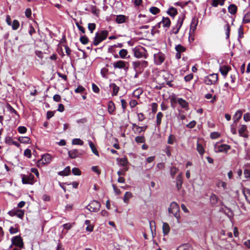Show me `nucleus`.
I'll return each mask as SVG.
<instances>
[{"instance_id":"f257e3e1","label":"nucleus","mask_w":250,"mask_h":250,"mask_svg":"<svg viewBox=\"0 0 250 250\" xmlns=\"http://www.w3.org/2000/svg\"><path fill=\"white\" fill-rule=\"evenodd\" d=\"M108 35L107 30H102L100 32H97L93 41V44L97 46L100 42L105 40Z\"/></svg>"},{"instance_id":"f03ea898","label":"nucleus","mask_w":250,"mask_h":250,"mask_svg":"<svg viewBox=\"0 0 250 250\" xmlns=\"http://www.w3.org/2000/svg\"><path fill=\"white\" fill-rule=\"evenodd\" d=\"M132 65L136 72L141 73L147 66L148 62L146 61H135L133 62Z\"/></svg>"},{"instance_id":"7ed1b4c3","label":"nucleus","mask_w":250,"mask_h":250,"mask_svg":"<svg viewBox=\"0 0 250 250\" xmlns=\"http://www.w3.org/2000/svg\"><path fill=\"white\" fill-rule=\"evenodd\" d=\"M134 56L137 58H145L147 57V54L145 48L142 46L135 47L133 49Z\"/></svg>"},{"instance_id":"20e7f679","label":"nucleus","mask_w":250,"mask_h":250,"mask_svg":"<svg viewBox=\"0 0 250 250\" xmlns=\"http://www.w3.org/2000/svg\"><path fill=\"white\" fill-rule=\"evenodd\" d=\"M180 208L178 205L175 202H172L168 208L169 213L172 214L177 219L180 218Z\"/></svg>"},{"instance_id":"39448f33","label":"nucleus","mask_w":250,"mask_h":250,"mask_svg":"<svg viewBox=\"0 0 250 250\" xmlns=\"http://www.w3.org/2000/svg\"><path fill=\"white\" fill-rule=\"evenodd\" d=\"M112 65L114 69H124L125 72H127L129 68V63L122 60L115 62Z\"/></svg>"},{"instance_id":"423d86ee","label":"nucleus","mask_w":250,"mask_h":250,"mask_svg":"<svg viewBox=\"0 0 250 250\" xmlns=\"http://www.w3.org/2000/svg\"><path fill=\"white\" fill-rule=\"evenodd\" d=\"M185 16L184 15H181L179 16L178 19L177 21V23L175 26L173 27L171 30L172 33L177 34L179 32V31L181 27L184 20L185 19Z\"/></svg>"},{"instance_id":"0eeeda50","label":"nucleus","mask_w":250,"mask_h":250,"mask_svg":"<svg viewBox=\"0 0 250 250\" xmlns=\"http://www.w3.org/2000/svg\"><path fill=\"white\" fill-rule=\"evenodd\" d=\"M219 143H216L214 145V151L216 153L225 152L227 153L228 151L230 149V146L226 144L219 145Z\"/></svg>"},{"instance_id":"6e6552de","label":"nucleus","mask_w":250,"mask_h":250,"mask_svg":"<svg viewBox=\"0 0 250 250\" xmlns=\"http://www.w3.org/2000/svg\"><path fill=\"white\" fill-rule=\"evenodd\" d=\"M100 207V203L96 200H93L87 206L86 208L91 212H97L99 210Z\"/></svg>"},{"instance_id":"1a4fd4ad","label":"nucleus","mask_w":250,"mask_h":250,"mask_svg":"<svg viewBox=\"0 0 250 250\" xmlns=\"http://www.w3.org/2000/svg\"><path fill=\"white\" fill-rule=\"evenodd\" d=\"M218 81V75L212 74L206 77L204 82L208 85L214 84Z\"/></svg>"},{"instance_id":"9d476101","label":"nucleus","mask_w":250,"mask_h":250,"mask_svg":"<svg viewBox=\"0 0 250 250\" xmlns=\"http://www.w3.org/2000/svg\"><path fill=\"white\" fill-rule=\"evenodd\" d=\"M21 181L23 184L33 185L35 182L34 176L31 173L28 175H22Z\"/></svg>"},{"instance_id":"9b49d317","label":"nucleus","mask_w":250,"mask_h":250,"mask_svg":"<svg viewBox=\"0 0 250 250\" xmlns=\"http://www.w3.org/2000/svg\"><path fill=\"white\" fill-rule=\"evenodd\" d=\"M165 55L161 52L154 54V61L156 65L161 64L165 60Z\"/></svg>"},{"instance_id":"f8f14e48","label":"nucleus","mask_w":250,"mask_h":250,"mask_svg":"<svg viewBox=\"0 0 250 250\" xmlns=\"http://www.w3.org/2000/svg\"><path fill=\"white\" fill-rule=\"evenodd\" d=\"M12 244L21 249L23 248L24 244L22 238L20 236H16L11 239Z\"/></svg>"},{"instance_id":"ddd939ff","label":"nucleus","mask_w":250,"mask_h":250,"mask_svg":"<svg viewBox=\"0 0 250 250\" xmlns=\"http://www.w3.org/2000/svg\"><path fill=\"white\" fill-rule=\"evenodd\" d=\"M163 77L166 81L167 84L169 87H173V84L171 83L174 79L173 76L167 72H165L163 74Z\"/></svg>"},{"instance_id":"4468645a","label":"nucleus","mask_w":250,"mask_h":250,"mask_svg":"<svg viewBox=\"0 0 250 250\" xmlns=\"http://www.w3.org/2000/svg\"><path fill=\"white\" fill-rule=\"evenodd\" d=\"M8 214L11 216H16L22 219L24 214V211L21 209L12 210L9 211L8 212Z\"/></svg>"},{"instance_id":"2eb2a0df","label":"nucleus","mask_w":250,"mask_h":250,"mask_svg":"<svg viewBox=\"0 0 250 250\" xmlns=\"http://www.w3.org/2000/svg\"><path fill=\"white\" fill-rule=\"evenodd\" d=\"M247 126L245 125H241L239 129H238V133L240 136L248 138L249 137V135L247 133Z\"/></svg>"},{"instance_id":"dca6fc26","label":"nucleus","mask_w":250,"mask_h":250,"mask_svg":"<svg viewBox=\"0 0 250 250\" xmlns=\"http://www.w3.org/2000/svg\"><path fill=\"white\" fill-rule=\"evenodd\" d=\"M68 155L71 159H75L82 155V152L77 149H72L68 151Z\"/></svg>"},{"instance_id":"f3484780","label":"nucleus","mask_w":250,"mask_h":250,"mask_svg":"<svg viewBox=\"0 0 250 250\" xmlns=\"http://www.w3.org/2000/svg\"><path fill=\"white\" fill-rule=\"evenodd\" d=\"M52 156L50 154L46 153L42 156L41 161L43 164H47L50 163L52 161Z\"/></svg>"},{"instance_id":"a211bd4d","label":"nucleus","mask_w":250,"mask_h":250,"mask_svg":"<svg viewBox=\"0 0 250 250\" xmlns=\"http://www.w3.org/2000/svg\"><path fill=\"white\" fill-rule=\"evenodd\" d=\"M170 20L168 18L163 17L162 20L158 23L159 27L161 24H163L164 27L169 28L170 25Z\"/></svg>"},{"instance_id":"6ab92c4d","label":"nucleus","mask_w":250,"mask_h":250,"mask_svg":"<svg viewBox=\"0 0 250 250\" xmlns=\"http://www.w3.org/2000/svg\"><path fill=\"white\" fill-rule=\"evenodd\" d=\"M109 87L112 91V96L117 95L120 89L119 87L115 83H111L109 85Z\"/></svg>"},{"instance_id":"aec40b11","label":"nucleus","mask_w":250,"mask_h":250,"mask_svg":"<svg viewBox=\"0 0 250 250\" xmlns=\"http://www.w3.org/2000/svg\"><path fill=\"white\" fill-rule=\"evenodd\" d=\"M198 22V19L195 17H193L190 23V31L192 30V32L194 31V30L196 29Z\"/></svg>"},{"instance_id":"412c9836","label":"nucleus","mask_w":250,"mask_h":250,"mask_svg":"<svg viewBox=\"0 0 250 250\" xmlns=\"http://www.w3.org/2000/svg\"><path fill=\"white\" fill-rule=\"evenodd\" d=\"M243 193L245 197L246 201L250 204V189L244 188L243 189Z\"/></svg>"},{"instance_id":"4be33fe9","label":"nucleus","mask_w":250,"mask_h":250,"mask_svg":"<svg viewBox=\"0 0 250 250\" xmlns=\"http://www.w3.org/2000/svg\"><path fill=\"white\" fill-rule=\"evenodd\" d=\"M182 184V173H180L176 178V187L178 190L181 188Z\"/></svg>"},{"instance_id":"5701e85b","label":"nucleus","mask_w":250,"mask_h":250,"mask_svg":"<svg viewBox=\"0 0 250 250\" xmlns=\"http://www.w3.org/2000/svg\"><path fill=\"white\" fill-rule=\"evenodd\" d=\"M228 11L231 15H234L237 11V7L234 4H231L228 7Z\"/></svg>"},{"instance_id":"b1692460","label":"nucleus","mask_w":250,"mask_h":250,"mask_svg":"<svg viewBox=\"0 0 250 250\" xmlns=\"http://www.w3.org/2000/svg\"><path fill=\"white\" fill-rule=\"evenodd\" d=\"M108 112L110 114H113L115 109V106L114 103L110 101L108 104Z\"/></svg>"},{"instance_id":"393cba45","label":"nucleus","mask_w":250,"mask_h":250,"mask_svg":"<svg viewBox=\"0 0 250 250\" xmlns=\"http://www.w3.org/2000/svg\"><path fill=\"white\" fill-rule=\"evenodd\" d=\"M225 1L226 0H212L211 5L214 7H217L218 5L223 6Z\"/></svg>"},{"instance_id":"a878e982","label":"nucleus","mask_w":250,"mask_h":250,"mask_svg":"<svg viewBox=\"0 0 250 250\" xmlns=\"http://www.w3.org/2000/svg\"><path fill=\"white\" fill-rule=\"evenodd\" d=\"M70 173V168L69 166L66 167L62 171H60L58 172V174L62 176H67Z\"/></svg>"},{"instance_id":"bb28decb","label":"nucleus","mask_w":250,"mask_h":250,"mask_svg":"<svg viewBox=\"0 0 250 250\" xmlns=\"http://www.w3.org/2000/svg\"><path fill=\"white\" fill-rule=\"evenodd\" d=\"M126 17L125 15H117L116 18V21L118 23H122L125 22Z\"/></svg>"},{"instance_id":"cd10ccee","label":"nucleus","mask_w":250,"mask_h":250,"mask_svg":"<svg viewBox=\"0 0 250 250\" xmlns=\"http://www.w3.org/2000/svg\"><path fill=\"white\" fill-rule=\"evenodd\" d=\"M242 115V112L240 110L237 111L234 115L233 116V119L234 122H237L241 118Z\"/></svg>"},{"instance_id":"c85d7f7f","label":"nucleus","mask_w":250,"mask_h":250,"mask_svg":"<svg viewBox=\"0 0 250 250\" xmlns=\"http://www.w3.org/2000/svg\"><path fill=\"white\" fill-rule=\"evenodd\" d=\"M229 71V67L226 66H223L220 67V71L221 74L224 77H226Z\"/></svg>"},{"instance_id":"c756f323","label":"nucleus","mask_w":250,"mask_h":250,"mask_svg":"<svg viewBox=\"0 0 250 250\" xmlns=\"http://www.w3.org/2000/svg\"><path fill=\"white\" fill-rule=\"evenodd\" d=\"M132 197V194L130 192L127 191L125 193L124 196V202L127 204L129 202V199Z\"/></svg>"},{"instance_id":"7c9ffc66","label":"nucleus","mask_w":250,"mask_h":250,"mask_svg":"<svg viewBox=\"0 0 250 250\" xmlns=\"http://www.w3.org/2000/svg\"><path fill=\"white\" fill-rule=\"evenodd\" d=\"M88 144H89V146L91 148L93 153L94 154H95L96 155L99 156V152H98V150H97L96 147L95 146L94 144L92 143V142L91 141H89Z\"/></svg>"},{"instance_id":"2f4dec72","label":"nucleus","mask_w":250,"mask_h":250,"mask_svg":"<svg viewBox=\"0 0 250 250\" xmlns=\"http://www.w3.org/2000/svg\"><path fill=\"white\" fill-rule=\"evenodd\" d=\"M170 230V228L167 223H163V232L165 235H167Z\"/></svg>"},{"instance_id":"473e14b6","label":"nucleus","mask_w":250,"mask_h":250,"mask_svg":"<svg viewBox=\"0 0 250 250\" xmlns=\"http://www.w3.org/2000/svg\"><path fill=\"white\" fill-rule=\"evenodd\" d=\"M132 130L135 134H140L142 132V130L140 128V126H138L135 123L132 124Z\"/></svg>"},{"instance_id":"72a5a7b5","label":"nucleus","mask_w":250,"mask_h":250,"mask_svg":"<svg viewBox=\"0 0 250 250\" xmlns=\"http://www.w3.org/2000/svg\"><path fill=\"white\" fill-rule=\"evenodd\" d=\"M117 161L119 164L122 166H125V165H127L128 164L127 159L125 157L117 159Z\"/></svg>"},{"instance_id":"f704fd0d","label":"nucleus","mask_w":250,"mask_h":250,"mask_svg":"<svg viewBox=\"0 0 250 250\" xmlns=\"http://www.w3.org/2000/svg\"><path fill=\"white\" fill-rule=\"evenodd\" d=\"M19 141L23 144H29L30 143V139L28 137H20Z\"/></svg>"},{"instance_id":"c9c22d12","label":"nucleus","mask_w":250,"mask_h":250,"mask_svg":"<svg viewBox=\"0 0 250 250\" xmlns=\"http://www.w3.org/2000/svg\"><path fill=\"white\" fill-rule=\"evenodd\" d=\"M216 185L218 188L222 187L224 190L227 189V184L225 182L219 180Z\"/></svg>"},{"instance_id":"e433bc0d","label":"nucleus","mask_w":250,"mask_h":250,"mask_svg":"<svg viewBox=\"0 0 250 250\" xmlns=\"http://www.w3.org/2000/svg\"><path fill=\"white\" fill-rule=\"evenodd\" d=\"M85 224L87 226L86 230L88 231L91 232L93 230L94 226L90 224V221L88 220L85 221Z\"/></svg>"},{"instance_id":"4c0bfd02","label":"nucleus","mask_w":250,"mask_h":250,"mask_svg":"<svg viewBox=\"0 0 250 250\" xmlns=\"http://www.w3.org/2000/svg\"><path fill=\"white\" fill-rule=\"evenodd\" d=\"M167 14L171 17H174L177 14V11L176 9L174 7H171L169 8L167 12Z\"/></svg>"},{"instance_id":"58836bf2","label":"nucleus","mask_w":250,"mask_h":250,"mask_svg":"<svg viewBox=\"0 0 250 250\" xmlns=\"http://www.w3.org/2000/svg\"><path fill=\"white\" fill-rule=\"evenodd\" d=\"M178 103L181 105L183 108H187L188 106V103L185 100L179 98L178 99Z\"/></svg>"},{"instance_id":"ea45409f","label":"nucleus","mask_w":250,"mask_h":250,"mask_svg":"<svg viewBox=\"0 0 250 250\" xmlns=\"http://www.w3.org/2000/svg\"><path fill=\"white\" fill-rule=\"evenodd\" d=\"M128 54V52L127 50L125 49H121L119 52V54L121 58L122 59H125L126 58V56Z\"/></svg>"},{"instance_id":"a19ab883","label":"nucleus","mask_w":250,"mask_h":250,"mask_svg":"<svg viewBox=\"0 0 250 250\" xmlns=\"http://www.w3.org/2000/svg\"><path fill=\"white\" fill-rule=\"evenodd\" d=\"M177 250H191V248L188 244H185L180 246Z\"/></svg>"},{"instance_id":"79ce46f5","label":"nucleus","mask_w":250,"mask_h":250,"mask_svg":"<svg viewBox=\"0 0 250 250\" xmlns=\"http://www.w3.org/2000/svg\"><path fill=\"white\" fill-rule=\"evenodd\" d=\"M163 117V114L161 112L157 113L156 116V123L158 125H159L161 123V120Z\"/></svg>"},{"instance_id":"37998d69","label":"nucleus","mask_w":250,"mask_h":250,"mask_svg":"<svg viewBox=\"0 0 250 250\" xmlns=\"http://www.w3.org/2000/svg\"><path fill=\"white\" fill-rule=\"evenodd\" d=\"M197 150L198 151V152H199V153L202 155L204 152H205V151H204V148L203 146L200 144H199L198 143H197Z\"/></svg>"},{"instance_id":"c03bdc74","label":"nucleus","mask_w":250,"mask_h":250,"mask_svg":"<svg viewBox=\"0 0 250 250\" xmlns=\"http://www.w3.org/2000/svg\"><path fill=\"white\" fill-rule=\"evenodd\" d=\"M175 50L177 52H184L186 51V48L181 44H178L175 46Z\"/></svg>"},{"instance_id":"a18cd8bd","label":"nucleus","mask_w":250,"mask_h":250,"mask_svg":"<svg viewBox=\"0 0 250 250\" xmlns=\"http://www.w3.org/2000/svg\"><path fill=\"white\" fill-rule=\"evenodd\" d=\"M80 41L82 44H86L89 42V39L86 36L83 35L80 37Z\"/></svg>"},{"instance_id":"49530a36","label":"nucleus","mask_w":250,"mask_h":250,"mask_svg":"<svg viewBox=\"0 0 250 250\" xmlns=\"http://www.w3.org/2000/svg\"><path fill=\"white\" fill-rule=\"evenodd\" d=\"M72 143L73 145H78L82 146L83 144V142L80 139L76 138V139H74L72 140Z\"/></svg>"},{"instance_id":"de8ad7c7","label":"nucleus","mask_w":250,"mask_h":250,"mask_svg":"<svg viewBox=\"0 0 250 250\" xmlns=\"http://www.w3.org/2000/svg\"><path fill=\"white\" fill-rule=\"evenodd\" d=\"M210 200L212 204H215L218 202V198L215 194H212L210 196Z\"/></svg>"},{"instance_id":"09e8293b","label":"nucleus","mask_w":250,"mask_h":250,"mask_svg":"<svg viewBox=\"0 0 250 250\" xmlns=\"http://www.w3.org/2000/svg\"><path fill=\"white\" fill-rule=\"evenodd\" d=\"M176 140V138L174 135L170 134L168 138L167 143L169 145H172Z\"/></svg>"},{"instance_id":"8fccbe9b","label":"nucleus","mask_w":250,"mask_h":250,"mask_svg":"<svg viewBox=\"0 0 250 250\" xmlns=\"http://www.w3.org/2000/svg\"><path fill=\"white\" fill-rule=\"evenodd\" d=\"M149 11L152 14L156 15L157 14H158V13H159L160 12V9L158 8H157L156 7L153 6V7H151L149 9Z\"/></svg>"},{"instance_id":"3c124183","label":"nucleus","mask_w":250,"mask_h":250,"mask_svg":"<svg viewBox=\"0 0 250 250\" xmlns=\"http://www.w3.org/2000/svg\"><path fill=\"white\" fill-rule=\"evenodd\" d=\"M135 140L137 143H143L145 142V138L144 136H137Z\"/></svg>"},{"instance_id":"603ef678","label":"nucleus","mask_w":250,"mask_h":250,"mask_svg":"<svg viewBox=\"0 0 250 250\" xmlns=\"http://www.w3.org/2000/svg\"><path fill=\"white\" fill-rule=\"evenodd\" d=\"M19 25H20V23L18 20H14L13 21L12 27V29L13 30H17L19 28Z\"/></svg>"},{"instance_id":"864d4df0","label":"nucleus","mask_w":250,"mask_h":250,"mask_svg":"<svg viewBox=\"0 0 250 250\" xmlns=\"http://www.w3.org/2000/svg\"><path fill=\"white\" fill-rule=\"evenodd\" d=\"M88 28L90 33H92L96 28V24L94 23H90L88 24Z\"/></svg>"},{"instance_id":"5fc2aeb1","label":"nucleus","mask_w":250,"mask_h":250,"mask_svg":"<svg viewBox=\"0 0 250 250\" xmlns=\"http://www.w3.org/2000/svg\"><path fill=\"white\" fill-rule=\"evenodd\" d=\"M179 169L176 167H172L170 169V175L173 178L174 175L178 172Z\"/></svg>"},{"instance_id":"6e6d98bb","label":"nucleus","mask_w":250,"mask_h":250,"mask_svg":"<svg viewBox=\"0 0 250 250\" xmlns=\"http://www.w3.org/2000/svg\"><path fill=\"white\" fill-rule=\"evenodd\" d=\"M220 134L217 132H213L210 133V137L212 139H215L219 138Z\"/></svg>"},{"instance_id":"4d7b16f0","label":"nucleus","mask_w":250,"mask_h":250,"mask_svg":"<svg viewBox=\"0 0 250 250\" xmlns=\"http://www.w3.org/2000/svg\"><path fill=\"white\" fill-rule=\"evenodd\" d=\"M243 21L245 23H248L250 22V12H248L245 14Z\"/></svg>"},{"instance_id":"13d9d810","label":"nucleus","mask_w":250,"mask_h":250,"mask_svg":"<svg viewBox=\"0 0 250 250\" xmlns=\"http://www.w3.org/2000/svg\"><path fill=\"white\" fill-rule=\"evenodd\" d=\"M18 131L20 133H25L27 131V129L24 126H20L18 127Z\"/></svg>"},{"instance_id":"bf43d9fd","label":"nucleus","mask_w":250,"mask_h":250,"mask_svg":"<svg viewBox=\"0 0 250 250\" xmlns=\"http://www.w3.org/2000/svg\"><path fill=\"white\" fill-rule=\"evenodd\" d=\"M72 173L75 175H81V171L77 167H74L72 169Z\"/></svg>"},{"instance_id":"052dcab7","label":"nucleus","mask_w":250,"mask_h":250,"mask_svg":"<svg viewBox=\"0 0 250 250\" xmlns=\"http://www.w3.org/2000/svg\"><path fill=\"white\" fill-rule=\"evenodd\" d=\"M85 90V88L82 85H79L77 88L75 89L76 93H83Z\"/></svg>"},{"instance_id":"680f3d73","label":"nucleus","mask_w":250,"mask_h":250,"mask_svg":"<svg viewBox=\"0 0 250 250\" xmlns=\"http://www.w3.org/2000/svg\"><path fill=\"white\" fill-rule=\"evenodd\" d=\"M7 109L11 113H14L15 114L18 115V112L16 111V110L14 108H13L12 107V106L11 105H10L9 104H8L7 105Z\"/></svg>"},{"instance_id":"e2e57ef3","label":"nucleus","mask_w":250,"mask_h":250,"mask_svg":"<svg viewBox=\"0 0 250 250\" xmlns=\"http://www.w3.org/2000/svg\"><path fill=\"white\" fill-rule=\"evenodd\" d=\"M226 35L227 39H228L229 37V33H230V27L229 23H227L226 25Z\"/></svg>"},{"instance_id":"0e129e2a","label":"nucleus","mask_w":250,"mask_h":250,"mask_svg":"<svg viewBox=\"0 0 250 250\" xmlns=\"http://www.w3.org/2000/svg\"><path fill=\"white\" fill-rule=\"evenodd\" d=\"M9 230L10 234H15L19 231L18 228H14L13 227H11Z\"/></svg>"},{"instance_id":"69168bd1","label":"nucleus","mask_w":250,"mask_h":250,"mask_svg":"<svg viewBox=\"0 0 250 250\" xmlns=\"http://www.w3.org/2000/svg\"><path fill=\"white\" fill-rule=\"evenodd\" d=\"M24 156H26L28 158H31V150L29 149H26L24 150Z\"/></svg>"},{"instance_id":"338daca9","label":"nucleus","mask_w":250,"mask_h":250,"mask_svg":"<svg viewBox=\"0 0 250 250\" xmlns=\"http://www.w3.org/2000/svg\"><path fill=\"white\" fill-rule=\"evenodd\" d=\"M193 78V75L192 74H189L185 76L184 79L186 82H189Z\"/></svg>"},{"instance_id":"774afa93","label":"nucleus","mask_w":250,"mask_h":250,"mask_svg":"<svg viewBox=\"0 0 250 250\" xmlns=\"http://www.w3.org/2000/svg\"><path fill=\"white\" fill-rule=\"evenodd\" d=\"M244 174L246 178H250V170L249 169H245L244 171Z\"/></svg>"}]
</instances>
